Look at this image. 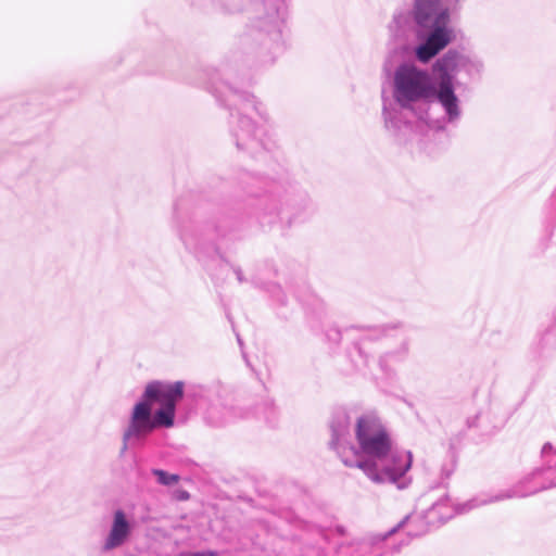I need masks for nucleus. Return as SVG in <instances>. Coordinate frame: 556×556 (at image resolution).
<instances>
[{"label": "nucleus", "instance_id": "nucleus-1", "mask_svg": "<svg viewBox=\"0 0 556 556\" xmlns=\"http://www.w3.org/2000/svg\"><path fill=\"white\" fill-rule=\"evenodd\" d=\"M352 416L344 409L333 412L330 421L329 446L346 467L358 468L376 484H394L406 489L410 478L413 456L407 451H394L390 434L374 412L363 413L354 419L353 442Z\"/></svg>", "mask_w": 556, "mask_h": 556}, {"label": "nucleus", "instance_id": "nucleus-2", "mask_svg": "<svg viewBox=\"0 0 556 556\" xmlns=\"http://www.w3.org/2000/svg\"><path fill=\"white\" fill-rule=\"evenodd\" d=\"M207 76L205 88L230 111V135L237 149L253 157L271 151L276 143L266 106L249 91L220 80L217 72Z\"/></svg>", "mask_w": 556, "mask_h": 556}, {"label": "nucleus", "instance_id": "nucleus-3", "mask_svg": "<svg viewBox=\"0 0 556 556\" xmlns=\"http://www.w3.org/2000/svg\"><path fill=\"white\" fill-rule=\"evenodd\" d=\"M443 0H415L410 11H400L394 14L389 29L394 39L403 45L414 47L416 58L426 63L447 47L453 40V29L450 27V9ZM447 4L456 5L465 0H444Z\"/></svg>", "mask_w": 556, "mask_h": 556}, {"label": "nucleus", "instance_id": "nucleus-4", "mask_svg": "<svg viewBox=\"0 0 556 556\" xmlns=\"http://www.w3.org/2000/svg\"><path fill=\"white\" fill-rule=\"evenodd\" d=\"M184 388L182 381H152L146 386L123 429L119 456L142 446L154 430L174 426L176 405L184 397Z\"/></svg>", "mask_w": 556, "mask_h": 556}, {"label": "nucleus", "instance_id": "nucleus-5", "mask_svg": "<svg viewBox=\"0 0 556 556\" xmlns=\"http://www.w3.org/2000/svg\"><path fill=\"white\" fill-rule=\"evenodd\" d=\"M245 10L247 40L261 49L265 60L273 61L287 48L286 0H253Z\"/></svg>", "mask_w": 556, "mask_h": 556}, {"label": "nucleus", "instance_id": "nucleus-6", "mask_svg": "<svg viewBox=\"0 0 556 556\" xmlns=\"http://www.w3.org/2000/svg\"><path fill=\"white\" fill-rule=\"evenodd\" d=\"M247 193L255 198L254 214L263 224L279 219L292 226L307 220L315 211L308 194L293 185L270 182L261 191L249 188Z\"/></svg>", "mask_w": 556, "mask_h": 556}, {"label": "nucleus", "instance_id": "nucleus-7", "mask_svg": "<svg viewBox=\"0 0 556 556\" xmlns=\"http://www.w3.org/2000/svg\"><path fill=\"white\" fill-rule=\"evenodd\" d=\"M430 74L415 65L401 64L393 76V97L403 109L415 102L429 101L433 85Z\"/></svg>", "mask_w": 556, "mask_h": 556}, {"label": "nucleus", "instance_id": "nucleus-8", "mask_svg": "<svg viewBox=\"0 0 556 556\" xmlns=\"http://www.w3.org/2000/svg\"><path fill=\"white\" fill-rule=\"evenodd\" d=\"M541 458L542 467L526 475L509 490L497 493L495 500L526 497L556 486V447L549 442L545 443L541 448Z\"/></svg>", "mask_w": 556, "mask_h": 556}, {"label": "nucleus", "instance_id": "nucleus-9", "mask_svg": "<svg viewBox=\"0 0 556 556\" xmlns=\"http://www.w3.org/2000/svg\"><path fill=\"white\" fill-rule=\"evenodd\" d=\"M433 72L439 78L455 83L457 75L464 73L468 80H478L484 72L482 59L476 54L448 50L433 63Z\"/></svg>", "mask_w": 556, "mask_h": 556}, {"label": "nucleus", "instance_id": "nucleus-10", "mask_svg": "<svg viewBox=\"0 0 556 556\" xmlns=\"http://www.w3.org/2000/svg\"><path fill=\"white\" fill-rule=\"evenodd\" d=\"M212 230V226H203L195 222L181 223L177 229L185 248L199 260L211 257L217 252Z\"/></svg>", "mask_w": 556, "mask_h": 556}, {"label": "nucleus", "instance_id": "nucleus-11", "mask_svg": "<svg viewBox=\"0 0 556 556\" xmlns=\"http://www.w3.org/2000/svg\"><path fill=\"white\" fill-rule=\"evenodd\" d=\"M429 101L435 102L441 106L444 113L441 118L443 124H458L463 110L460 100L455 91V83L438 77L433 85V91L430 92Z\"/></svg>", "mask_w": 556, "mask_h": 556}, {"label": "nucleus", "instance_id": "nucleus-12", "mask_svg": "<svg viewBox=\"0 0 556 556\" xmlns=\"http://www.w3.org/2000/svg\"><path fill=\"white\" fill-rule=\"evenodd\" d=\"M444 522L442 517L437 509L435 502L431 504V506L422 511L419 515L413 514L406 516L403 520H401L395 527L386 532L384 534L379 535V541L382 542L400 529H405L406 533L409 538H417L426 534L432 528H438L442 526Z\"/></svg>", "mask_w": 556, "mask_h": 556}, {"label": "nucleus", "instance_id": "nucleus-13", "mask_svg": "<svg viewBox=\"0 0 556 556\" xmlns=\"http://www.w3.org/2000/svg\"><path fill=\"white\" fill-rule=\"evenodd\" d=\"M352 330H359L362 344L365 340H378L382 337H387L390 331H395L400 336V346L392 352L386 353L381 356L379 364L380 367L387 371V363L389 359L394 358L395 361H402L408 352V340L404 327L402 324H390L384 326H359L353 327Z\"/></svg>", "mask_w": 556, "mask_h": 556}, {"label": "nucleus", "instance_id": "nucleus-14", "mask_svg": "<svg viewBox=\"0 0 556 556\" xmlns=\"http://www.w3.org/2000/svg\"><path fill=\"white\" fill-rule=\"evenodd\" d=\"M134 521L121 508L114 510L106 536L101 544V552L109 553L124 546L130 539Z\"/></svg>", "mask_w": 556, "mask_h": 556}, {"label": "nucleus", "instance_id": "nucleus-15", "mask_svg": "<svg viewBox=\"0 0 556 556\" xmlns=\"http://www.w3.org/2000/svg\"><path fill=\"white\" fill-rule=\"evenodd\" d=\"M435 502L437 509L439 510L440 516L442 517L443 522L445 523L447 520L453 518L456 514H465L470 511L473 508H477L482 505H486L494 502H500V500H495L494 496H478L471 498L463 504L454 505L451 503V500L447 495H443L438 498Z\"/></svg>", "mask_w": 556, "mask_h": 556}, {"label": "nucleus", "instance_id": "nucleus-16", "mask_svg": "<svg viewBox=\"0 0 556 556\" xmlns=\"http://www.w3.org/2000/svg\"><path fill=\"white\" fill-rule=\"evenodd\" d=\"M243 414L233 406H227L222 403L211 404L204 415L206 424L212 427H224L235 422L238 418H242Z\"/></svg>", "mask_w": 556, "mask_h": 556}, {"label": "nucleus", "instance_id": "nucleus-17", "mask_svg": "<svg viewBox=\"0 0 556 556\" xmlns=\"http://www.w3.org/2000/svg\"><path fill=\"white\" fill-rule=\"evenodd\" d=\"M201 7L212 5L223 13H237L242 10L240 0H195Z\"/></svg>", "mask_w": 556, "mask_h": 556}, {"label": "nucleus", "instance_id": "nucleus-18", "mask_svg": "<svg viewBox=\"0 0 556 556\" xmlns=\"http://www.w3.org/2000/svg\"><path fill=\"white\" fill-rule=\"evenodd\" d=\"M382 115L384 119L386 128L392 130H399L401 128L402 121L396 110L390 109L387 102L383 103Z\"/></svg>", "mask_w": 556, "mask_h": 556}, {"label": "nucleus", "instance_id": "nucleus-19", "mask_svg": "<svg viewBox=\"0 0 556 556\" xmlns=\"http://www.w3.org/2000/svg\"><path fill=\"white\" fill-rule=\"evenodd\" d=\"M152 473L156 477L157 482L162 485L170 486L177 483L179 480V476L168 473L167 471L162 469H153Z\"/></svg>", "mask_w": 556, "mask_h": 556}, {"label": "nucleus", "instance_id": "nucleus-20", "mask_svg": "<svg viewBox=\"0 0 556 556\" xmlns=\"http://www.w3.org/2000/svg\"><path fill=\"white\" fill-rule=\"evenodd\" d=\"M268 292L271 294L273 298H275L278 302L285 303V295L281 290V288L277 285H271L268 288Z\"/></svg>", "mask_w": 556, "mask_h": 556}, {"label": "nucleus", "instance_id": "nucleus-21", "mask_svg": "<svg viewBox=\"0 0 556 556\" xmlns=\"http://www.w3.org/2000/svg\"><path fill=\"white\" fill-rule=\"evenodd\" d=\"M546 343L554 344L556 346V327L553 329H548L543 337Z\"/></svg>", "mask_w": 556, "mask_h": 556}, {"label": "nucleus", "instance_id": "nucleus-22", "mask_svg": "<svg viewBox=\"0 0 556 556\" xmlns=\"http://www.w3.org/2000/svg\"><path fill=\"white\" fill-rule=\"evenodd\" d=\"M231 269L233 274L236 275V278L239 283H244L248 281V279L244 277L243 271L240 266L231 265Z\"/></svg>", "mask_w": 556, "mask_h": 556}, {"label": "nucleus", "instance_id": "nucleus-23", "mask_svg": "<svg viewBox=\"0 0 556 556\" xmlns=\"http://www.w3.org/2000/svg\"><path fill=\"white\" fill-rule=\"evenodd\" d=\"M327 337L330 341L339 342L341 340V331L338 329H330Z\"/></svg>", "mask_w": 556, "mask_h": 556}, {"label": "nucleus", "instance_id": "nucleus-24", "mask_svg": "<svg viewBox=\"0 0 556 556\" xmlns=\"http://www.w3.org/2000/svg\"><path fill=\"white\" fill-rule=\"evenodd\" d=\"M454 469H455L454 463H451L450 465H444L442 467V476L444 478H450L452 476V473L454 472Z\"/></svg>", "mask_w": 556, "mask_h": 556}, {"label": "nucleus", "instance_id": "nucleus-25", "mask_svg": "<svg viewBox=\"0 0 556 556\" xmlns=\"http://www.w3.org/2000/svg\"><path fill=\"white\" fill-rule=\"evenodd\" d=\"M358 549L362 554H366L367 552L372 549V546L367 542H363L358 545Z\"/></svg>", "mask_w": 556, "mask_h": 556}, {"label": "nucleus", "instance_id": "nucleus-26", "mask_svg": "<svg viewBox=\"0 0 556 556\" xmlns=\"http://www.w3.org/2000/svg\"><path fill=\"white\" fill-rule=\"evenodd\" d=\"M480 418V415H477L476 417L473 418H470L467 420V424H468V427L469 428H472V427H478V419Z\"/></svg>", "mask_w": 556, "mask_h": 556}, {"label": "nucleus", "instance_id": "nucleus-27", "mask_svg": "<svg viewBox=\"0 0 556 556\" xmlns=\"http://www.w3.org/2000/svg\"><path fill=\"white\" fill-rule=\"evenodd\" d=\"M371 556H381V553L379 551H372Z\"/></svg>", "mask_w": 556, "mask_h": 556}, {"label": "nucleus", "instance_id": "nucleus-28", "mask_svg": "<svg viewBox=\"0 0 556 556\" xmlns=\"http://www.w3.org/2000/svg\"><path fill=\"white\" fill-rule=\"evenodd\" d=\"M189 497V494L187 492H185L182 495H181V498H188Z\"/></svg>", "mask_w": 556, "mask_h": 556}]
</instances>
